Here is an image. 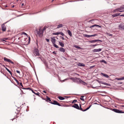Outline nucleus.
I'll list each match as a JSON object with an SVG mask.
<instances>
[{"instance_id":"nucleus-1","label":"nucleus","mask_w":124,"mask_h":124,"mask_svg":"<svg viewBox=\"0 0 124 124\" xmlns=\"http://www.w3.org/2000/svg\"><path fill=\"white\" fill-rule=\"evenodd\" d=\"M35 32L38 34L40 37H42L43 35V32L42 31L41 27H39V28L38 30L37 29H36Z\"/></svg>"},{"instance_id":"nucleus-2","label":"nucleus","mask_w":124,"mask_h":124,"mask_svg":"<svg viewBox=\"0 0 124 124\" xmlns=\"http://www.w3.org/2000/svg\"><path fill=\"white\" fill-rule=\"evenodd\" d=\"M33 54L35 56H39V50L36 48L34 49Z\"/></svg>"},{"instance_id":"nucleus-3","label":"nucleus","mask_w":124,"mask_h":124,"mask_svg":"<svg viewBox=\"0 0 124 124\" xmlns=\"http://www.w3.org/2000/svg\"><path fill=\"white\" fill-rule=\"evenodd\" d=\"M70 79L73 80V82L78 83L80 82V80H79V79H81L79 78H71Z\"/></svg>"},{"instance_id":"nucleus-4","label":"nucleus","mask_w":124,"mask_h":124,"mask_svg":"<svg viewBox=\"0 0 124 124\" xmlns=\"http://www.w3.org/2000/svg\"><path fill=\"white\" fill-rule=\"evenodd\" d=\"M112 111L114 112L118 113H124V111H122V110H119L118 109H113L112 110Z\"/></svg>"},{"instance_id":"nucleus-5","label":"nucleus","mask_w":124,"mask_h":124,"mask_svg":"<svg viewBox=\"0 0 124 124\" xmlns=\"http://www.w3.org/2000/svg\"><path fill=\"white\" fill-rule=\"evenodd\" d=\"M53 34L54 35H57L59 34H60L62 36H64V33L62 32L58 31L56 33H53Z\"/></svg>"},{"instance_id":"nucleus-6","label":"nucleus","mask_w":124,"mask_h":124,"mask_svg":"<svg viewBox=\"0 0 124 124\" xmlns=\"http://www.w3.org/2000/svg\"><path fill=\"white\" fill-rule=\"evenodd\" d=\"M4 60L5 61H6L8 62H10L12 64H14V62H13L11 60L8 59L5 57L4 58Z\"/></svg>"},{"instance_id":"nucleus-7","label":"nucleus","mask_w":124,"mask_h":124,"mask_svg":"<svg viewBox=\"0 0 124 124\" xmlns=\"http://www.w3.org/2000/svg\"><path fill=\"white\" fill-rule=\"evenodd\" d=\"M52 104L58 105L59 106H63L61 105L57 101H53V102H51Z\"/></svg>"},{"instance_id":"nucleus-8","label":"nucleus","mask_w":124,"mask_h":124,"mask_svg":"<svg viewBox=\"0 0 124 124\" xmlns=\"http://www.w3.org/2000/svg\"><path fill=\"white\" fill-rule=\"evenodd\" d=\"M6 26L5 24V23H3L1 25V29L2 31H5L6 30Z\"/></svg>"},{"instance_id":"nucleus-9","label":"nucleus","mask_w":124,"mask_h":124,"mask_svg":"<svg viewBox=\"0 0 124 124\" xmlns=\"http://www.w3.org/2000/svg\"><path fill=\"white\" fill-rule=\"evenodd\" d=\"M100 41L101 42H102V40H101L99 39H96L94 40H93L89 41V42L90 43H93V42H95L97 41Z\"/></svg>"},{"instance_id":"nucleus-10","label":"nucleus","mask_w":124,"mask_h":124,"mask_svg":"<svg viewBox=\"0 0 124 124\" xmlns=\"http://www.w3.org/2000/svg\"><path fill=\"white\" fill-rule=\"evenodd\" d=\"M118 27L119 29L124 30V25L123 24H120L119 25Z\"/></svg>"},{"instance_id":"nucleus-11","label":"nucleus","mask_w":124,"mask_h":124,"mask_svg":"<svg viewBox=\"0 0 124 124\" xmlns=\"http://www.w3.org/2000/svg\"><path fill=\"white\" fill-rule=\"evenodd\" d=\"M74 105H72V107L77 109H79V107L78 105L76 104H74Z\"/></svg>"},{"instance_id":"nucleus-12","label":"nucleus","mask_w":124,"mask_h":124,"mask_svg":"<svg viewBox=\"0 0 124 124\" xmlns=\"http://www.w3.org/2000/svg\"><path fill=\"white\" fill-rule=\"evenodd\" d=\"M55 38V37L51 38V41L53 44H54V43H55L56 40Z\"/></svg>"},{"instance_id":"nucleus-13","label":"nucleus","mask_w":124,"mask_h":124,"mask_svg":"<svg viewBox=\"0 0 124 124\" xmlns=\"http://www.w3.org/2000/svg\"><path fill=\"white\" fill-rule=\"evenodd\" d=\"M122 12L123 11H124V10L120 11L119 10V8H117L114 10V12Z\"/></svg>"},{"instance_id":"nucleus-14","label":"nucleus","mask_w":124,"mask_h":124,"mask_svg":"<svg viewBox=\"0 0 124 124\" xmlns=\"http://www.w3.org/2000/svg\"><path fill=\"white\" fill-rule=\"evenodd\" d=\"M101 48H99L98 49H94L93 50V52H100L101 51Z\"/></svg>"},{"instance_id":"nucleus-15","label":"nucleus","mask_w":124,"mask_h":124,"mask_svg":"<svg viewBox=\"0 0 124 124\" xmlns=\"http://www.w3.org/2000/svg\"><path fill=\"white\" fill-rule=\"evenodd\" d=\"M80 80V81L79 82L80 83H81L82 84L85 85H87V84L85 82L83 81L81 79H79Z\"/></svg>"},{"instance_id":"nucleus-16","label":"nucleus","mask_w":124,"mask_h":124,"mask_svg":"<svg viewBox=\"0 0 124 124\" xmlns=\"http://www.w3.org/2000/svg\"><path fill=\"white\" fill-rule=\"evenodd\" d=\"M46 101H48L51 103V102H52L50 98H49L47 96H46Z\"/></svg>"},{"instance_id":"nucleus-17","label":"nucleus","mask_w":124,"mask_h":124,"mask_svg":"<svg viewBox=\"0 0 124 124\" xmlns=\"http://www.w3.org/2000/svg\"><path fill=\"white\" fill-rule=\"evenodd\" d=\"M59 50L60 51L63 53L65 51V49L63 48L62 47H60L59 49Z\"/></svg>"},{"instance_id":"nucleus-18","label":"nucleus","mask_w":124,"mask_h":124,"mask_svg":"<svg viewBox=\"0 0 124 124\" xmlns=\"http://www.w3.org/2000/svg\"><path fill=\"white\" fill-rule=\"evenodd\" d=\"M35 91L36 92L35 93H34L36 95L38 96H39L42 97L40 95L41 94H40L38 92H37V91L35 90Z\"/></svg>"},{"instance_id":"nucleus-19","label":"nucleus","mask_w":124,"mask_h":124,"mask_svg":"<svg viewBox=\"0 0 124 124\" xmlns=\"http://www.w3.org/2000/svg\"><path fill=\"white\" fill-rule=\"evenodd\" d=\"M94 26H96L97 27H99V28H101V26L99 25H98L96 24H95L94 25H93L90 27V28H91L93 27Z\"/></svg>"},{"instance_id":"nucleus-20","label":"nucleus","mask_w":124,"mask_h":124,"mask_svg":"<svg viewBox=\"0 0 124 124\" xmlns=\"http://www.w3.org/2000/svg\"><path fill=\"white\" fill-rule=\"evenodd\" d=\"M78 66L82 67H84L85 66V65L83 63H79L78 64Z\"/></svg>"},{"instance_id":"nucleus-21","label":"nucleus","mask_w":124,"mask_h":124,"mask_svg":"<svg viewBox=\"0 0 124 124\" xmlns=\"http://www.w3.org/2000/svg\"><path fill=\"white\" fill-rule=\"evenodd\" d=\"M120 13H116L112 15V16L113 17H114L118 16Z\"/></svg>"},{"instance_id":"nucleus-22","label":"nucleus","mask_w":124,"mask_h":124,"mask_svg":"<svg viewBox=\"0 0 124 124\" xmlns=\"http://www.w3.org/2000/svg\"><path fill=\"white\" fill-rule=\"evenodd\" d=\"M101 74L102 76H103L104 77H105L107 78H108L109 77L106 74L103 73H101Z\"/></svg>"},{"instance_id":"nucleus-23","label":"nucleus","mask_w":124,"mask_h":124,"mask_svg":"<svg viewBox=\"0 0 124 124\" xmlns=\"http://www.w3.org/2000/svg\"><path fill=\"white\" fill-rule=\"evenodd\" d=\"M59 44L62 47H63L64 45L63 43L60 41H59Z\"/></svg>"},{"instance_id":"nucleus-24","label":"nucleus","mask_w":124,"mask_h":124,"mask_svg":"<svg viewBox=\"0 0 124 124\" xmlns=\"http://www.w3.org/2000/svg\"><path fill=\"white\" fill-rule=\"evenodd\" d=\"M6 70L10 73L12 76V74L11 72L7 67H5Z\"/></svg>"},{"instance_id":"nucleus-25","label":"nucleus","mask_w":124,"mask_h":124,"mask_svg":"<svg viewBox=\"0 0 124 124\" xmlns=\"http://www.w3.org/2000/svg\"><path fill=\"white\" fill-rule=\"evenodd\" d=\"M67 32H68V34L70 36H72V33H71L70 31L69 30H67Z\"/></svg>"},{"instance_id":"nucleus-26","label":"nucleus","mask_w":124,"mask_h":124,"mask_svg":"<svg viewBox=\"0 0 124 124\" xmlns=\"http://www.w3.org/2000/svg\"><path fill=\"white\" fill-rule=\"evenodd\" d=\"M58 98L60 100H63L65 99V98L61 96H58Z\"/></svg>"},{"instance_id":"nucleus-27","label":"nucleus","mask_w":124,"mask_h":124,"mask_svg":"<svg viewBox=\"0 0 124 124\" xmlns=\"http://www.w3.org/2000/svg\"><path fill=\"white\" fill-rule=\"evenodd\" d=\"M63 26V25L62 24H61L58 25H57V29H59V28H60L62 27Z\"/></svg>"},{"instance_id":"nucleus-28","label":"nucleus","mask_w":124,"mask_h":124,"mask_svg":"<svg viewBox=\"0 0 124 124\" xmlns=\"http://www.w3.org/2000/svg\"><path fill=\"white\" fill-rule=\"evenodd\" d=\"M101 84L109 86H110L111 85L109 84H108L105 82H102L101 83Z\"/></svg>"},{"instance_id":"nucleus-29","label":"nucleus","mask_w":124,"mask_h":124,"mask_svg":"<svg viewBox=\"0 0 124 124\" xmlns=\"http://www.w3.org/2000/svg\"><path fill=\"white\" fill-rule=\"evenodd\" d=\"M84 37H87L89 38L90 37H91V35H88L86 34H84L83 35Z\"/></svg>"},{"instance_id":"nucleus-30","label":"nucleus","mask_w":124,"mask_h":124,"mask_svg":"<svg viewBox=\"0 0 124 124\" xmlns=\"http://www.w3.org/2000/svg\"><path fill=\"white\" fill-rule=\"evenodd\" d=\"M84 97V96H81L80 98V99L82 101H84V99L83 98Z\"/></svg>"},{"instance_id":"nucleus-31","label":"nucleus","mask_w":124,"mask_h":124,"mask_svg":"<svg viewBox=\"0 0 124 124\" xmlns=\"http://www.w3.org/2000/svg\"><path fill=\"white\" fill-rule=\"evenodd\" d=\"M44 63L45 64L46 66V67L47 68H48V65L47 63V62H44Z\"/></svg>"},{"instance_id":"nucleus-32","label":"nucleus","mask_w":124,"mask_h":124,"mask_svg":"<svg viewBox=\"0 0 124 124\" xmlns=\"http://www.w3.org/2000/svg\"><path fill=\"white\" fill-rule=\"evenodd\" d=\"M14 79L15 80V81L16 82L18 85H19V83L18 81L15 78H14Z\"/></svg>"},{"instance_id":"nucleus-33","label":"nucleus","mask_w":124,"mask_h":124,"mask_svg":"<svg viewBox=\"0 0 124 124\" xmlns=\"http://www.w3.org/2000/svg\"><path fill=\"white\" fill-rule=\"evenodd\" d=\"M100 62H103L105 63V64L107 63V62L104 60H101L100 61Z\"/></svg>"},{"instance_id":"nucleus-34","label":"nucleus","mask_w":124,"mask_h":124,"mask_svg":"<svg viewBox=\"0 0 124 124\" xmlns=\"http://www.w3.org/2000/svg\"><path fill=\"white\" fill-rule=\"evenodd\" d=\"M53 46L54 47H55L56 48H59V47L57 45H56V44H55V43H54V44H53Z\"/></svg>"},{"instance_id":"nucleus-35","label":"nucleus","mask_w":124,"mask_h":124,"mask_svg":"<svg viewBox=\"0 0 124 124\" xmlns=\"http://www.w3.org/2000/svg\"><path fill=\"white\" fill-rule=\"evenodd\" d=\"M74 47L75 48H78L79 49H81V48L80 47L78 46H76V45L75 46H74Z\"/></svg>"},{"instance_id":"nucleus-36","label":"nucleus","mask_w":124,"mask_h":124,"mask_svg":"<svg viewBox=\"0 0 124 124\" xmlns=\"http://www.w3.org/2000/svg\"><path fill=\"white\" fill-rule=\"evenodd\" d=\"M22 88L23 89H24L29 90H31V88Z\"/></svg>"},{"instance_id":"nucleus-37","label":"nucleus","mask_w":124,"mask_h":124,"mask_svg":"<svg viewBox=\"0 0 124 124\" xmlns=\"http://www.w3.org/2000/svg\"><path fill=\"white\" fill-rule=\"evenodd\" d=\"M119 10L121 11V10H124V7H121L120 8H119Z\"/></svg>"},{"instance_id":"nucleus-38","label":"nucleus","mask_w":124,"mask_h":124,"mask_svg":"<svg viewBox=\"0 0 124 124\" xmlns=\"http://www.w3.org/2000/svg\"><path fill=\"white\" fill-rule=\"evenodd\" d=\"M22 34H24V35H26L27 37H28V35L26 33H25L24 32H23L22 33Z\"/></svg>"},{"instance_id":"nucleus-39","label":"nucleus","mask_w":124,"mask_h":124,"mask_svg":"<svg viewBox=\"0 0 124 124\" xmlns=\"http://www.w3.org/2000/svg\"><path fill=\"white\" fill-rule=\"evenodd\" d=\"M79 106H80L79 109V110H82V109L81 108V104H79Z\"/></svg>"},{"instance_id":"nucleus-40","label":"nucleus","mask_w":124,"mask_h":124,"mask_svg":"<svg viewBox=\"0 0 124 124\" xmlns=\"http://www.w3.org/2000/svg\"><path fill=\"white\" fill-rule=\"evenodd\" d=\"M77 101V100H73L72 102V103H73L76 102Z\"/></svg>"},{"instance_id":"nucleus-41","label":"nucleus","mask_w":124,"mask_h":124,"mask_svg":"<svg viewBox=\"0 0 124 124\" xmlns=\"http://www.w3.org/2000/svg\"><path fill=\"white\" fill-rule=\"evenodd\" d=\"M91 104H92V103ZM92 105H91H91L88 107L87 108H86V109H87V110L88 109L91 107Z\"/></svg>"},{"instance_id":"nucleus-42","label":"nucleus","mask_w":124,"mask_h":124,"mask_svg":"<svg viewBox=\"0 0 124 124\" xmlns=\"http://www.w3.org/2000/svg\"><path fill=\"white\" fill-rule=\"evenodd\" d=\"M46 27L45 26L43 28V30H42V31H43H43L45 30L46 29Z\"/></svg>"},{"instance_id":"nucleus-43","label":"nucleus","mask_w":124,"mask_h":124,"mask_svg":"<svg viewBox=\"0 0 124 124\" xmlns=\"http://www.w3.org/2000/svg\"><path fill=\"white\" fill-rule=\"evenodd\" d=\"M99 45V44H96L95 45H92V46H97Z\"/></svg>"},{"instance_id":"nucleus-44","label":"nucleus","mask_w":124,"mask_h":124,"mask_svg":"<svg viewBox=\"0 0 124 124\" xmlns=\"http://www.w3.org/2000/svg\"><path fill=\"white\" fill-rule=\"evenodd\" d=\"M100 87V86H95V87H94L93 86H92V88H98V87ZM96 89H98V88H97Z\"/></svg>"},{"instance_id":"nucleus-45","label":"nucleus","mask_w":124,"mask_h":124,"mask_svg":"<svg viewBox=\"0 0 124 124\" xmlns=\"http://www.w3.org/2000/svg\"><path fill=\"white\" fill-rule=\"evenodd\" d=\"M97 35V34H95L93 35H91V37H93V36H95Z\"/></svg>"},{"instance_id":"nucleus-46","label":"nucleus","mask_w":124,"mask_h":124,"mask_svg":"<svg viewBox=\"0 0 124 124\" xmlns=\"http://www.w3.org/2000/svg\"><path fill=\"white\" fill-rule=\"evenodd\" d=\"M115 79H117V80H121V78H115Z\"/></svg>"},{"instance_id":"nucleus-47","label":"nucleus","mask_w":124,"mask_h":124,"mask_svg":"<svg viewBox=\"0 0 124 124\" xmlns=\"http://www.w3.org/2000/svg\"><path fill=\"white\" fill-rule=\"evenodd\" d=\"M20 85L22 87V88H23V85L22 84V83H20ZM21 88H22V87Z\"/></svg>"},{"instance_id":"nucleus-48","label":"nucleus","mask_w":124,"mask_h":124,"mask_svg":"<svg viewBox=\"0 0 124 124\" xmlns=\"http://www.w3.org/2000/svg\"><path fill=\"white\" fill-rule=\"evenodd\" d=\"M46 41L47 42H49V39H46Z\"/></svg>"},{"instance_id":"nucleus-49","label":"nucleus","mask_w":124,"mask_h":124,"mask_svg":"<svg viewBox=\"0 0 124 124\" xmlns=\"http://www.w3.org/2000/svg\"><path fill=\"white\" fill-rule=\"evenodd\" d=\"M53 53L54 54H56V52H55V51H53Z\"/></svg>"},{"instance_id":"nucleus-50","label":"nucleus","mask_w":124,"mask_h":124,"mask_svg":"<svg viewBox=\"0 0 124 124\" xmlns=\"http://www.w3.org/2000/svg\"><path fill=\"white\" fill-rule=\"evenodd\" d=\"M31 90L32 91V92L34 93L36 92L35 91H34L33 90H32L31 89Z\"/></svg>"},{"instance_id":"nucleus-51","label":"nucleus","mask_w":124,"mask_h":124,"mask_svg":"<svg viewBox=\"0 0 124 124\" xmlns=\"http://www.w3.org/2000/svg\"><path fill=\"white\" fill-rule=\"evenodd\" d=\"M16 72L17 73H18L19 74H20V72L19 71H18V70H17L16 71Z\"/></svg>"},{"instance_id":"nucleus-52","label":"nucleus","mask_w":124,"mask_h":124,"mask_svg":"<svg viewBox=\"0 0 124 124\" xmlns=\"http://www.w3.org/2000/svg\"><path fill=\"white\" fill-rule=\"evenodd\" d=\"M87 110L86 109H85L84 110H83L82 109V110H81V111H86Z\"/></svg>"},{"instance_id":"nucleus-53","label":"nucleus","mask_w":124,"mask_h":124,"mask_svg":"<svg viewBox=\"0 0 124 124\" xmlns=\"http://www.w3.org/2000/svg\"><path fill=\"white\" fill-rule=\"evenodd\" d=\"M121 78V80H123L124 79V77H123Z\"/></svg>"},{"instance_id":"nucleus-54","label":"nucleus","mask_w":124,"mask_h":124,"mask_svg":"<svg viewBox=\"0 0 124 124\" xmlns=\"http://www.w3.org/2000/svg\"><path fill=\"white\" fill-rule=\"evenodd\" d=\"M29 43L30 42V37H29Z\"/></svg>"},{"instance_id":"nucleus-55","label":"nucleus","mask_w":124,"mask_h":124,"mask_svg":"<svg viewBox=\"0 0 124 124\" xmlns=\"http://www.w3.org/2000/svg\"><path fill=\"white\" fill-rule=\"evenodd\" d=\"M43 92L44 93H46V92L45 91H43Z\"/></svg>"},{"instance_id":"nucleus-56","label":"nucleus","mask_w":124,"mask_h":124,"mask_svg":"<svg viewBox=\"0 0 124 124\" xmlns=\"http://www.w3.org/2000/svg\"><path fill=\"white\" fill-rule=\"evenodd\" d=\"M108 35L109 36H112V35L111 34H108Z\"/></svg>"},{"instance_id":"nucleus-57","label":"nucleus","mask_w":124,"mask_h":124,"mask_svg":"<svg viewBox=\"0 0 124 124\" xmlns=\"http://www.w3.org/2000/svg\"><path fill=\"white\" fill-rule=\"evenodd\" d=\"M61 37H62V39H64V37H61Z\"/></svg>"},{"instance_id":"nucleus-58","label":"nucleus","mask_w":124,"mask_h":124,"mask_svg":"<svg viewBox=\"0 0 124 124\" xmlns=\"http://www.w3.org/2000/svg\"><path fill=\"white\" fill-rule=\"evenodd\" d=\"M123 16L124 17V15H122L120 16Z\"/></svg>"},{"instance_id":"nucleus-59","label":"nucleus","mask_w":124,"mask_h":124,"mask_svg":"<svg viewBox=\"0 0 124 124\" xmlns=\"http://www.w3.org/2000/svg\"><path fill=\"white\" fill-rule=\"evenodd\" d=\"M94 66H91L90 67V68H93Z\"/></svg>"},{"instance_id":"nucleus-60","label":"nucleus","mask_w":124,"mask_h":124,"mask_svg":"<svg viewBox=\"0 0 124 124\" xmlns=\"http://www.w3.org/2000/svg\"><path fill=\"white\" fill-rule=\"evenodd\" d=\"M24 5V3H23L22 4V6H23Z\"/></svg>"},{"instance_id":"nucleus-61","label":"nucleus","mask_w":124,"mask_h":124,"mask_svg":"<svg viewBox=\"0 0 124 124\" xmlns=\"http://www.w3.org/2000/svg\"><path fill=\"white\" fill-rule=\"evenodd\" d=\"M122 83H123L122 82H121V83H119V84H122Z\"/></svg>"},{"instance_id":"nucleus-62","label":"nucleus","mask_w":124,"mask_h":124,"mask_svg":"<svg viewBox=\"0 0 124 124\" xmlns=\"http://www.w3.org/2000/svg\"><path fill=\"white\" fill-rule=\"evenodd\" d=\"M2 41H5L4 40V39H3L2 40Z\"/></svg>"},{"instance_id":"nucleus-63","label":"nucleus","mask_w":124,"mask_h":124,"mask_svg":"<svg viewBox=\"0 0 124 124\" xmlns=\"http://www.w3.org/2000/svg\"><path fill=\"white\" fill-rule=\"evenodd\" d=\"M122 107H124V105H123L122 106Z\"/></svg>"},{"instance_id":"nucleus-64","label":"nucleus","mask_w":124,"mask_h":124,"mask_svg":"<svg viewBox=\"0 0 124 124\" xmlns=\"http://www.w3.org/2000/svg\"><path fill=\"white\" fill-rule=\"evenodd\" d=\"M14 7V5H13V6L12 7L13 8V7Z\"/></svg>"}]
</instances>
